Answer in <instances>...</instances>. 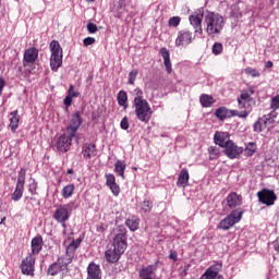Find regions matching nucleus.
I'll use <instances>...</instances> for the list:
<instances>
[{
    "mask_svg": "<svg viewBox=\"0 0 279 279\" xmlns=\"http://www.w3.org/2000/svg\"><path fill=\"white\" fill-rule=\"evenodd\" d=\"M107 186H111L112 184H117V179L114 178V174H107Z\"/></svg>",
    "mask_w": 279,
    "mask_h": 279,
    "instance_id": "nucleus-47",
    "label": "nucleus"
},
{
    "mask_svg": "<svg viewBox=\"0 0 279 279\" xmlns=\"http://www.w3.org/2000/svg\"><path fill=\"white\" fill-rule=\"evenodd\" d=\"M38 60V49L36 48H28L24 52V62H27L28 64H34Z\"/></svg>",
    "mask_w": 279,
    "mask_h": 279,
    "instance_id": "nucleus-19",
    "label": "nucleus"
},
{
    "mask_svg": "<svg viewBox=\"0 0 279 279\" xmlns=\"http://www.w3.org/2000/svg\"><path fill=\"white\" fill-rule=\"evenodd\" d=\"M151 208H154V205L149 201H144L142 204V210L145 213H151Z\"/></svg>",
    "mask_w": 279,
    "mask_h": 279,
    "instance_id": "nucleus-45",
    "label": "nucleus"
},
{
    "mask_svg": "<svg viewBox=\"0 0 279 279\" xmlns=\"http://www.w3.org/2000/svg\"><path fill=\"white\" fill-rule=\"evenodd\" d=\"M180 21H182V19H180V16H173L169 19L168 25L170 27H178V25H180Z\"/></svg>",
    "mask_w": 279,
    "mask_h": 279,
    "instance_id": "nucleus-42",
    "label": "nucleus"
},
{
    "mask_svg": "<svg viewBox=\"0 0 279 279\" xmlns=\"http://www.w3.org/2000/svg\"><path fill=\"white\" fill-rule=\"evenodd\" d=\"M272 245H274V250L276 252H279V238L275 242H272Z\"/></svg>",
    "mask_w": 279,
    "mask_h": 279,
    "instance_id": "nucleus-56",
    "label": "nucleus"
},
{
    "mask_svg": "<svg viewBox=\"0 0 279 279\" xmlns=\"http://www.w3.org/2000/svg\"><path fill=\"white\" fill-rule=\"evenodd\" d=\"M258 199L262 204H265L266 206H274L276 199H278V196H276V193L271 190L264 189L263 191L257 193Z\"/></svg>",
    "mask_w": 279,
    "mask_h": 279,
    "instance_id": "nucleus-10",
    "label": "nucleus"
},
{
    "mask_svg": "<svg viewBox=\"0 0 279 279\" xmlns=\"http://www.w3.org/2000/svg\"><path fill=\"white\" fill-rule=\"evenodd\" d=\"M253 94H254L253 88L243 90L242 94L240 95V98H238L239 106L242 108H245V104H247V101H251Z\"/></svg>",
    "mask_w": 279,
    "mask_h": 279,
    "instance_id": "nucleus-22",
    "label": "nucleus"
},
{
    "mask_svg": "<svg viewBox=\"0 0 279 279\" xmlns=\"http://www.w3.org/2000/svg\"><path fill=\"white\" fill-rule=\"evenodd\" d=\"M113 233V250H108L105 253L108 263H117L128 250V229L124 226H119Z\"/></svg>",
    "mask_w": 279,
    "mask_h": 279,
    "instance_id": "nucleus-1",
    "label": "nucleus"
},
{
    "mask_svg": "<svg viewBox=\"0 0 279 279\" xmlns=\"http://www.w3.org/2000/svg\"><path fill=\"white\" fill-rule=\"evenodd\" d=\"M265 130H267L265 120L263 118H259L254 124V132H265Z\"/></svg>",
    "mask_w": 279,
    "mask_h": 279,
    "instance_id": "nucleus-35",
    "label": "nucleus"
},
{
    "mask_svg": "<svg viewBox=\"0 0 279 279\" xmlns=\"http://www.w3.org/2000/svg\"><path fill=\"white\" fill-rule=\"evenodd\" d=\"M221 267V264L210 266L199 279H223V276L219 275Z\"/></svg>",
    "mask_w": 279,
    "mask_h": 279,
    "instance_id": "nucleus-12",
    "label": "nucleus"
},
{
    "mask_svg": "<svg viewBox=\"0 0 279 279\" xmlns=\"http://www.w3.org/2000/svg\"><path fill=\"white\" fill-rule=\"evenodd\" d=\"M109 189L116 197L119 196V193H121V187H119V184L117 183L109 185Z\"/></svg>",
    "mask_w": 279,
    "mask_h": 279,
    "instance_id": "nucleus-46",
    "label": "nucleus"
},
{
    "mask_svg": "<svg viewBox=\"0 0 279 279\" xmlns=\"http://www.w3.org/2000/svg\"><path fill=\"white\" fill-rule=\"evenodd\" d=\"M187 184H189V170L183 168L179 173L177 186L185 189L187 186Z\"/></svg>",
    "mask_w": 279,
    "mask_h": 279,
    "instance_id": "nucleus-24",
    "label": "nucleus"
},
{
    "mask_svg": "<svg viewBox=\"0 0 279 279\" xmlns=\"http://www.w3.org/2000/svg\"><path fill=\"white\" fill-rule=\"evenodd\" d=\"M221 51H223V45H221V43H215L213 46V53L215 56H219Z\"/></svg>",
    "mask_w": 279,
    "mask_h": 279,
    "instance_id": "nucleus-43",
    "label": "nucleus"
},
{
    "mask_svg": "<svg viewBox=\"0 0 279 279\" xmlns=\"http://www.w3.org/2000/svg\"><path fill=\"white\" fill-rule=\"evenodd\" d=\"M82 154L83 158H85L86 160L97 156V148L95 144H84Z\"/></svg>",
    "mask_w": 279,
    "mask_h": 279,
    "instance_id": "nucleus-18",
    "label": "nucleus"
},
{
    "mask_svg": "<svg viewBox=\"0 0 279 279\" xmlns=\"http://www.w3.org/2000/svg\"><path fill=\"white\" fill-rule=\"evenodd\" d=\"M73 138H75V135H71L70 133H68L65 131L64 134H62L57 140L56 147H57L58 151H62V153L69 151V149H71V143H72Z\"/></svg>",
    "mask_w": 279,
    "mask_h": 279,
    "instance_id": "nucleus-8",
    "label": "nucleus"
},
{
    "mask_svg": "<svg viewBox=\"0 0 279 279\" xmlns=\"http://www.w3.org/2000/svg\"><path fill=\"white\" fill-rule=\"evenodd\" d=\"M87 1H89V2H92V3H93L95 0H87Z\"/></svg>",
    "mask_w": 279,
    "mask_h": 279,
    "instance_id": "nucleus-63",
    "label": "nucleus"
},
{
    "mask_svg": "<svg viewBox=\"0 0 279 279\" xmlns=\"http://www.w3.org/2000/svg\"><path fill=\"white\" fill-rule=\"evenodd\" d=\"M74 192H75V185L73 183L68 184L62 189V197H64V199H69V197L73 196Z\"/></svg>",
    "mask_w": 279,
    "mask_h": 279,
    "instance_id": "nucleus-32",
    "label": "nucleus"
},
{
    "mask_svg": "<svg viewBox=\"0 0 279 279\" xmlns=\"http://www.w3.org/2000/svg\"><path fill=\"white\" fill-rule=\"evenodd\" d=\"M199 101H201V106H203V108H210V106L213 104H215V98H213V96H210L208 94H203L199 97Z\"/></svg>",
    "mask_w": 279,
    "mask_h": 279,
    "instance_id": "nucleus-30",
    "label": "nucleus"
},
{
    "mask_svg": "<svg viewBox=\"0 0 279 279\" xmlns=\"http://www.w3.org/2000/svg\"><path fill=\"white\" fill-rule=\"evenodd\" d=\"M23 189H25V187H23L21 185H16L15 191L11 195V199H13V202H19V199H21V197H23Z\"/></svg>",
    "mask_w": 279,
    "mask_h": 279,
    "instance_id": "nucleus-36",
    "label": "nucleus"
},
{
    "mask_svg": "<svg viewBox=\"0 0 279 279\" xmlns=\"http://www.w3.org/2000/svg\"><path fill=\"white\" fill-rule=\"evenodd\" d=\"M205 25H206V33L208 36H215V34H221V29H223V16L219 13L208 12L205 15Z\"/></svg>",
    "mask_w": 279,
    "mask_h": 279,
    "instance_id": "nucleus-2",
    "label": "nucleus"
},
{
    "mask_svg": "<svg viewBox=\"0 0 279 279\" xmlns=\"http://www.w3.org/2000/svg\"><path fill=\"white\" fill-rule=\"evenodd\" d=\"M244 73H246V75H250L251 77H260V72H258V70L254 68H246L244 70Z\"/></svg>",
    "mask_w": 279,
    "mask_h": 279,
    "instance_id": "nucleus-40",
    "label": "nucleus"
},
{
    "mask_svg": "<svg viewBox=\"0 0 279 279\" xmlns=\"http://www.w3.org/2000/svg\"><path fill=\"white\" fill-rule=\"evenodd\" d=\"M120 128H121L122 130H129V128H130V122H129V120H128V117H124V118L122 119V121H121V123H120Z\"/></svg>",
    "mask_w": 279,
    "mask_h": 279,
    "instance_id": "nucleus-51",
    "label": "nucleus"
},
{
    "mask_svg": "<svg viewBox=\"0 0 279 279\" xmlns=\"http://www.w3.org/2000/svg\"><path fill=\"white\" fill-rule=\"evenodd\" d=\"M68 96L69 97H80V93L75 92V87L73 85H70L69 90H68Z\"/></svg>",
    "mask_w": 279,
    "mask_h": 279,
    "instance_id": "nucleus-48",
    "label": "nucleus"
},
{
    "mask_svg": "<svg viewBox=\"0 0 279 279\" xmlns=\"http://www.w3.org/2000/svg\"><path fill=\"white\" fill-rule=\"evenodd\" d=\"M169 258L174 262L178 260V253L170 251Z\"/></svg>",
    "mask_w": 279,
    "mask_h": 279,
    "instance_id": "nucleus-55",
    "label": "nucleus"
},
{
    "mask_svg": "<svg viewBox=\"0 0 279 279\" xmlns=\"http://www.w3.org/2000/svg\"><path fill=\"white\" fill-rule=\"evenodd\" d=\"M5 87V80L3 77H0V97L3 95V88Z\"/></svg>",
    "mask_w": 279,
    "mask_h": 279,
    "instance_id": "nucleus-54",
    "label": "nucleus"
},
{
    "mask_svg": "<svg viewBox=\"0 0 279 279\" xmlns=\"http://www.w3.org/2000/svg\"><path fill=\"white\" fill-rule=\"evenodd\" d=\"M142 279H156V277H142Z\"/></svg>",
    "mask_w": 279,
    "mask_h": 279,
    "instance_id": "nucleus-60",
    "label": "nucleus"
},
{
    "mask_svg": "<svg viewBox=\"0 0 279 279\" xmlns=\"http://www.w3.org/2000/svg\"><path fill=\"white\" fill-rule=\"evenodd\" d=\"M276 117H278L276 111H271L270 113L262 117L267 130H271V128H274V123H276Z\"/></svg>",
    "mask_w": 279,
    "mask_h": 279,
    "instance_id": "nucleus-26",
    "label": "nucleus"
},
{
    "mask_svg": "<svg viewBox=\"0 0 279 279\" xmlns=\"http://www.w3.org/2000/svg\"><path fill=\"white\" fill-rule=\"evenodd\" d=\"M270 106H271L272 110H278V108H279V95L275 96L271 99V105Z\"/></svg>",
    "mask_w": 279,
    "mask_h": 279,
    "instance_id": "nucleus-49",
    "label": "nucleus"
},
{
    "mask_svg": "<svg viewBox=\"0 0 279 279\" xmlns=\"http://www.w3.org/2000/svg\"><path fill=\"white\" fill-rule=\"evenodd\" d=\"M217 119L225 121L227 117H230L228 109L226 107H220L215 112Z\"/></svg>",
    "mask_w": 279,
    "mask_h": 279,
    "instance_id": "nucleus-34",
    "label": "nucleus"
},
{
    "mask_svg": "<svg viewBox=\"0 0 279 279\" xmlns=\"http://www.w3.org/2000/svg\"><path fill=\"white\" fill-rule=\"evenodd\" d=\"M35 264H36V258H34V256H32V255H28L21 263L22 274H24L25 276H34V265Z\"/></svg>",
    "mask_w": 279,
    "mask_h": 279,
    "instance_id": "nucleus-11",
    "label": "nucleus"
},
{
    "mask_svg": "<svg viewBox=\"0 0 279 279\" xmlns=\"http://www.w3.org/2000/svg\"><path fill=\"white\" fill-rule=\"evenodd\" d=\"M229 116L227 117H240V119H247V116L250 114L247 111L239 112L238 110H228Z\"/></svg>",
    "mask_w": 279,
    "mask_h": 279,
    "instance_id": "nucleus-39",
    "label": "nucleus"
},
{
    "mask_svg": "<svg viewBox=\"0 0 279 279\" xmlns=\"http://www.w3.org/2000/svg\"><path fill=\"white\" fill-rule=\"evenodd\" d=\"M27 171L24 168H21L17 177V183L16 186L25 187V175Z\"/></svg>",
    "mask_w": 279,
    "mask_h": 279,
    "instance_id": "nucleus-38",
    "label": "nucleus"
},
{
    "mask_svg": "<svg viewBox=\"0 0 279 279\" xmlns=\"http://www.w3.org/2000/svg\"><path fill=\"white\" fill-rule=\"evenodd\" d=\"M32 254H40V251L43 250V236L37 235L32 240Z\"/></svg>",
    "mask_w": 279,
    "mask_h": 279,
    "instance_id": "nucleus-28",
    "label": "nucleus"
},
{
    "mask_svg": "<svg viewBox=\"0 0 279 279\" xmlns=\"http://www.w3.org/2000/svg\"><path fill=\"white\" fill-rule=\"evenodd\" d=\"M134 100H133V104H140V102H143V101H147V99H145L143 97V89L141 88H135L134 89Z\"/></svg>",
    "mask_w": 279,
    "mask_h": 279,
    "instance_id": "nucleus-37",
    "label": "nucleus"
},
{
    "mask_svg": "<svg viewBox=\"0 0 279 279\" xmlns=\"http://www.w3.org/2000/svg\"><path fill=\"white\" fill-rule=\"evenodd\" d=\"M9 120H10L9 126L11 128L12 132H16L19 128V122L21 121V116H19V110L11 112Z\"/></svg>",
    "mask_w": 279,
    "mask_h": 279,
    "instance_id": "nucleus-25",
    "label": "nucleus"
},
{
    "mask_svg": "<svg viewBox=\"0 0 279 279\" xmlns=\"http://www.w3.org/2000/svg\"><path fill=\"white\" fill-rule=\"evenodd\" d=\"M29 191H31V193L34 195V193H36V186L33 185V187H29Z\"/></svg>",
    "mask_w": 279,
    "mask_h": 279,
    "instance_id": "nucleus-58",
    "label": "nucleus"
},
{
    "mask_svg": "<svg viewBox=\"0 0 279 279\" xmlns=\"http://www.w3.org/2000/svg\"><path fill=\"white\" fill-rule=\"evenodd\" d=\"M125 226L129 227V229L131 230V232H136V230L138 229L140 226V220L136 217H131L125 221Z\"/></svg>",
    "mask_w": 279,
    "mask_h": 279,
    "instance_id": "nucleus-31",
    "label": "nucleus"
},
{
    "mask_svg": "<svg viewBox=\"0 0 279 279\" xmlns=\"http://www.w3.org/2000/svg\"><path fill=\"white\" fill-rule=\"evenodd\" d=\"M120 5H121V8H123V2H122V0H120Z\"/></svg>",
    "mask_w": 279,
    "mask_h": 279,
    "instance_id": "nucleus-61",
    "label": "nucleus"
},
{
    "mask_svg": "<svg viewBox=\"0 0 279 279\" xmlns=\"http://www.w3.org/2000/svg\"><path fill=\"white\" fill-rule=\"evenodd\" d=\"M71 217V204L59 205L53 214V220L66 228V221Z\"/></svg>",
    "mask_w": 279,
    "mask_h": 279,
    "instance_id": "nucleus-7",
    "label": "nucleus"
},
{
    "mask_svg": "<svg viewBox=\"0 0 279 279\" xmlns=\"http://www.w3.org/2000/svg\"><path fill=\"white\" fill-rule=\"evenodd\" d=\"M69 175H73V169L68 170Z\"/></svg>",
    "mask_w": 279,
    "mask_h": 279,
    "instance_id": "nucleus-59",
    "label": "nucleus"
},
{
    "mask_svg": "<svg viewBox=\"0 0 279 279\" xmlns=\"http://www.w3.org/2000/svg\"><path fill=\"white\" fill-rule=\"evenodd\" d=\"M254 154V149L251 150V155Z\"/></svg>",
    "mask_w": 279,
    "mask_h": 279,
    "instance_id": "nucleus-64",
    "label": "nucleus"
},
{
    "mask_svg": "<svg viewBox=\"0 0 279 279\" xmlns=\"http://www.w3.org/2000/svg\"><path fill=\"white\" fill-rule=\"evenodd\" d=\"M50 66L52 71H58L59 66H62V47L58 40L50 43Z\"/></svg>",
    "mask_w": 279,
    "mask_h": 279,
    "instance_id": "nucleus-4",
    "label": "nucleus"
},
{
    "mask_svg": "<svg viewBox=\"0 0 279 279\" xmlns=\"http://www.w3.org/2000/svg\"><path fill=\"white\" fill-rule=\"evenodd\" d=\"M243 204V197L236 193H231L227 196V205L229 208H236Z\"/></svg>",
    "mask_w": 279,
    "mask_h": 279,
    "instance_id": "nucleus-16",
    "label": "nucleus"
},
{
    "mask_svg": "<svg viewBox=\"0 0 279 279\" xmlns=\"http://www.w3.org/2000/svg\"><path fill=\"white\" fill-rule=\"evenodd\" d=\"M159 53L163 58V64L166 66L167 73H172L173 69L171 68L169 50L167 48H160Z\"/></svg>",
    "mask_w": 279,
    "mask_h": 279,
    "instance_id": "nucleus-23",
    "label": "nucleus"
},
{
    "mask_svg": "<svg viewBox=\"0 0 279 279\" xmlns=\"http://www.w3.org/2000/svg\"><path fill=\"white\" fill-rule=\"evenodd\" d=\"M225 154L231 159L239 158V156L243 154V148L236 146L234 142L231 141L225 146Z\"/></svg>",
    "mask_w": 279,
    "mask_h": 279,
    "instance_id": "nucleus-13",
    "label": "nucleus"
},
{
    "mask_svg": "<svg viewBox=\"0 0 279 279\" xmlns=\"http://www.w3.org/2000/svg\"><path fill=\"white\" fill-rule=\"evenodd\" d=\"M202 19H204V13H198L197 15L190 16V23L193 25L196 33L202 34Z\"/></svg>",
    "mask_w": 279,
    "mask_h": 279,
    "instance_id": "nucleus-20",
    "label": "nucleus"
},
{
    "mask_svg": "<svg viewBox=\"0 0 279 279\" xmlns=\"http://www.w3.org/2000/svg\"><path fill=\"white\" fill-rule=\"evenodd\" d=\"M138 75V70H133L129 73V82L128 84L134 85L136 82V76Z\"/></svg>",
    "mask_w": 279,
    "mask_h": 279,
    "instance_id": "nucleus-44",
    "label": "nucleus"
},
{
    "mask_svg": "<svg viewBox=\"0 0 279 279\" xmlns=\"http://www.w3.org/2000/svg\"><path fill=\"white\" fill-rule=\"evenodd\" d=\"M271 66H274V62L267 61V62L265 63V68H266V69H271Z\"/></svg>",
    "mask_w": 279,
    "mask_h": 279,
    "instance_id": "nucleus-57",
    "label": "nucleus"
},
{
    "mask_svg": "<svg viewBox=\"0 0 279 279\" xmlns=\"http://www.w3.org/2000/svg\"><path fill=\"white\" fill-rule=\"evenodd\" d=\"M158 269L156 265H149L140 270V278H156L155 274Z\"/></svg>",
    "mask_w": 279,
    "mask_h": 279,
    "instance_id": "nucleus-21",
    "label": "nucleus"
},
{
    "mask_svg": "<svg viewBox=\"0 0 279 279\" xmlns=\"http://www.w3.org/2000/svg\"><path fill=\"white\" fill-rule=\"evenodd\" d=\"M3 221H5V218H3V219L0 221V225L3 223Z\"/></svg>",
    "mask_w": 279,
    "mask_h": 279,
    "instance_id": "nucleus-62",
    "label": "nucleus"
},
{
    "mask_svg": "<svg viewBox=\"0 0 279 279\" xmlns=\"http://www.w3.org/2000/svg\"><path fill=\"white\" fill-rule=\"evenodd\" d=\"M87 279H101V268L97 264H89L87 268Z\"/></svg>",
    "mask_w": 279,
    "mask_h": 279,
    "instance_id": "nucleus-17",
    "label": "nucleus"
},
{
    "mask_svg": "<svg viewBox=\"0 0 279 279\" xmlns=\"http://www.w3.org/2000/svg\"><path fill=\"white\" fill-rule=\"evenodd\" d=\"M87 32H89V34H97V25L95 23H88Z\"/></svg>",
    "mask_w": 279,
    "mask_h": 279,
    "instance_id": "nucleus-50",
    "label": "nucleus"
},
{
    "mask_svg": "<svg viewBox=\"0 0 279 279\" xmlns=\"http://www.w3.org/2000/svg\"><path fill=\"white\" fill-rule=\"evenodd\" d=\"M73 263L71 255H63L58 258L56 263L49 266L48 274L49 276H58L60 271H66L69 269V265Z\"/></svg>",
    "mask_w": 279,
    "mask_h": 279,
    "instance_id": "nucleus-5",
    "label": "nucleus"
},
{
    "mask_svg": "<svg viewBox=\"0 0 279 279\" xmlns=\"http://www.w3.org/2000/svg\"><path fill=\"white\" fill-rule=\"evenodd\" d=\"M85 47H89V45H95V37H86L83 40Z\"/></svg>",
    "mask_w": 279,
    "mask_h": 279,
    "instance_id": "nucleus-52",
    "label": "nucleus"
},
{
    "mask_svg": "<svg viewBox=\"0 0 279 279\" xmlns=\"http://www.w3.org/2000/svg\"><path fill=\"white\" fill-rule=\"evenodd\" d=\"M82 245L81 238L76 239L75 241H72L70 245L66 247L65 256H71V259L73 260V256L75 254V250H77Z\"/></svg>",
    "mask_w": 279,
    "mask_h": 279,
    "instance_id": "nucleus-27",
    "label": "nucleus"
},
{
    "mask_svg": "<svg viewBox=\"0 0 279 279\" xmlns=\"http://www.w3.org/2000/svg\"><path fill=\"white\" fill-rule=\"evenodd\" d=\"M214 141L216 145H219V147H225L228 145V143L232 142L230 141V134L228 132H219V131L215 133Z\"/></svg>",
    "mask_w": 279,
    "mask_h": 279,
    "instance_id": "nucleus-15",
    "label": "nucleus"
},
{
    "mask_svg": "<svg viewBox=\"0 0 279 279\" xmlns=\"http://www.w3.org/2000/svg\"><path fill=\"white\" fill-rule=\"evenodd\" d=\"M117 101H118L119 106H121L122 108H124V110H126V108L129 107V105H128V92L120 90L118 93V96H117Z\"/></svg>",
    "mask_w": 279,
    "mask_h": 279,
    "instance_id": "nucleus-29",
    "label": "nucleus"
},
{
    "mask_svg": "<svg viewBox=\"0 0 279 279\" xmlns=\"http://www.w3.org/2000/svg\"><path fill=\"white\" fill-rule=\"evenodd\" d=\"M135 108V116L138 121L142 123H147L151 120V114H154V111L151 110V106L147 100H144L142 102H133Z\"/></svg>",
    "mask_w": 279,
    "mask_h": 279,
    "instance_id": "nucleus-3",
    "label": "nucleus"
},
{
    "mask_svg": "<svg viewBox=\"0 0 279 279\" xmlns=\"http://www.w3.org/2000/svg\"><path fill=\"white\" fill-rule=\"evenodd\" d=\"M125 162L118 160L116 163V173L120 175V178L125 179Z\"/></svg>",
    "mask_w": 279,
    "mask_h": 279,
    "instance_id": "nucleus-33",
    "label": "nucleus"
},
{
    "mask_svg": "<svg viewBox=\"0 0 279 279\" xmlns=\"http://www.w3.org/2000/svg\"><path fill=\"white\" fill-rule=\"evenodd\" d=\"M64 106H66V108H70L71 104H73V97L71 96H65L64 100H63Z\"/></svg>",
    "mask_w": 279,
    "mask_h": 279,
    "instance_id": "nucleus-53",
    "label": "nucleus"
},
{
    "mask_svg": "<svg viewBox=\"0 0 279 279\" xmlns=\"http://www.w3.org/2000/svg\"><path fill=\"white\" fill-rule=\"evenodd\" d=\"M193 43V34L189 31H182L179 33V36L175 40L177 47L182 45H191Z\"/></svg>",
    "mask_w": 279,
    "mask_h": 279,
    "instance_id": "nucleus-14",
    "label": "nucleus"
},
{
    "mask_svg": "<svg viewBox=\"0 0 279 279\" xmlns=\"http://www.w3.org/2000/svg\"><path fill=\"white\" fill-rule=\"evenodd\" d=\"M210 160H215L219 156V148L217 146H210L209 149Z\"/></svg>",
    "mask_w": 279,
    "mask_h": 279,
    "instance_id": "nucleus-41",
    "label": "nucleus"
},
{
    "mask_svg": "<svg viewBox=\"0 0 279 279\" xmlns=\"http://www.w3.org/2000/svg\"><path fill=\"white\" fill-rule=\"evenodd\" d=\"M243 210H233L231 211L230 215H228L225 219H222L219 225L218 228L219 230H230L232 228V226H235V223H239V221H241V219H243Z\"/></svg>",
    "mask_w": 279,
    "mask_h": 279,
    "instance_id": "nucleus-6",
    "label": "nucleus"
},
{
    "mask_svg": "<svg viewBox=\"0 0 279 279\" xmlns=\"http://www.w3.org/2000/svg\"><path fill=\"white\" fill-rule=\"evenodd\" d=\"M82 116L80 114V111H75L70 119V123L65 130L68 134L71 136H75L77 134V130H80V126L82 125Z\"/></svg>",
    "mask_w": 279,
    "mask_h": 279,
    "instance_id": "nucleus-9",
    "label": "nucleus"
}]
</instances>
